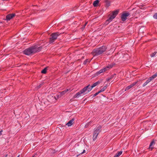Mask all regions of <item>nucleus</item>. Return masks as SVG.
<instances>
[{"label":"nucleus","mask_w":157,"mask_h":157,"mask_svg":"<svg viewBox=\"0 0 157 157\" xmlns=\"http://www.w3.org/2000/svg\"><path fill=\"white\" fill-rule=\"evenodd\" d=\"M111 78L109 77V78H106V81H109L110 79H111Z\"/></svg>","instance_id":"29"},{"label":"nucleus","mask_w":157,"mask_h":157,"mask_svg":"<svg viewBox=\"0 0 157 157\" xmlns=\"http://www.w3.org/2000/svg\"><path fill=\"white\" fill-rule=\"evenodd\" d=\"M122 153V151H120L118 152L117 154L116 155H115L114 157H119L120 155H121Z\"/></svg>","instance_id":"20"},{"label":"nucleus","mask_w":157,"mask_h":157,"mask_svg":"<svg viewBox=\"0 0 157 157\" xmlns=\"http://www.w3.org/2000/svg\"><path fill=\"white\" fill-rule=\"evenodd\" d=\"M82 91L81 90L79 92L77 93L74 96V98H78L79 97L81 96V95L82 94L83 95V93H82Z\"/></svg>","instance_id":"13"},{"label":"nucleus","mask_w":157,"mask_h":157,"mask_svg":"<svg viewBox=\"0 0 157 157\" xmlns=\"http://www.w3.org/2000/svg\"><path fill=\"white\" fill-rule=\"evenodd\" d=\"M156 53L157 52H154L151 53V54L150 56L151 57H154L155 56Z\"/></svg>","instance_id":"24"},{"label":"nucleus","mask_w":157,"mask_h":157,"mask_svg":"<svg viewBox=\"0 0 157 157\" xmlns=\"http://www.w3.org/2000/svg\"><path fill=\"white\" fill-rule=\"evenodd\" d=\"M15 14L14 13L9 14L7 15L6 20L7 21H8L10 20L11 18L15 16Z\"/></svg>","instance_id":"9"},{"label":"nucleus","mask_w":157,"mask_h":157,"mask_svg":"<svg viewBox=\"0 0 157 157\" xmlns=\"http://www.w3.org/2000/svg\"><path fill=\"white\" fill-rule=\"evenodd\" d=\"M153 17L154 18L157 19V13H155L153 15Z\"/></svg>","instance_id":"26"},{"label":"nucleus","mask_w":157,"mask_h":157,"mask_svg":"<svg viewBox=\"0 0 157 157\" xmlns=\"http://www.w3.org/2000/svg\"><path fill=\"white\" fill-rule=\"evenodd\" d=\"M19 156H20V155H19L17 157H19Z\"/></svg>","instance_id":"35"},{"label":"nucleus","mask_w":157,"mask_h":157,"mask_svg":"<svg viewBox=\"0 0 157 157\" xmlns=\"http://www.w3.org/2000/svg\"><path fill=\"white\" fill-rule=\"evenodd\" d=\"M99 2V1L98 0H96L94 1L93 4L94 6V7L97 6H98Z\"/></svg>","instance_id":"17"},{"label":"nucleus","mask_w":157,"mask_h":157,"mask_svg":"<svg viewBox=\"0 0 157 157\" xmlns=\"http://www.w3.org/2000/svg\"><path fill=\"white\" fill-rule=\"evenodd\" d=\"M35 155H33L32 157H34Z\"/></svg>","instance_id":"36"},{"label":"nucleus","mask_w":157,"mask_h":157,"mask_svg":"<svg viewBox=\"0 0 157 157\" xmlns=\"http://www.w3.org/2000/svg\"><path fill=\"white\" fill-rule=\"evenodd\" d=\"M106 88H107V86H105L102 89H101V90L99 91L100 92V93H101V92H103V91H104L106 89Z\"/></svg>","instance_id":"22"},{"label":"nucleus","mask_w":157,"mask_h":157,"mask_svg":"<svg viewBox=\"0 0 157 157\" xmlns=\"http://www.w3.org/2000/svg\"><path fill=\"white\" fill-rule=\"evenodd\" d=\"M90 85H89L83 88L82 90V93H83V95H85L90 92L92 90L91 87H90Z\"/></svg>","instance_id":"6"},{"label":"nucleus","mask_w":157,"mask_h":157,"mask_svg":"<svg viewBox=\"0 0 157 157\" xmlns=\"http://www.w3.org/2000/svg\"><path fill=\"white\" fill-rule=\"evenodd\" d=\"M11 157H13V156H11Z\"/></svg>","instance_id":"37"},{"label":"nucleus","mask_w":157,"mask_h":157,"mask_svg":"<svg viewBox=\"0 0 157 157\" xmlns=\"http://www.w3.org/2000/svg\"><path fill=\"white\" fill-rule=\"evenodd\" d=\"M47 67L45 68L41 71L42 73L45 74L46 73Z\"/></svg>","instance_id":"23"},{"label":"nucleus","mask_w":157,"mask_h":157,"mask_svg":"<svg viewBox=\"0 0 157 157\" xmlns=\"http://www.w3.org/2000/svg\"><path fill=\"white\" fill-rule=\"evenodd\" d=\"M2 130H1L0 131V136H1L2 135Z\"/></svg>","instance_id":"32"},{"label":"nucleus","mask_w":157,"mask_h":157,"mask_svg":"<svg viewBox=\"0 0 157 157\" xmlns=\"http://www.w3.org/2000/svg\"><path fill=\"white\" fill-rule=\"evenodd\" d=\"M87 22H86V23L84 24V25L82 29H84V28L85 27V26L86 25V24H87Z\"/></svg>","instance_id":"31"},{"label":"nucleus","mask_w":157,"mask_h":157,"mask_svg":"<svg viewBox=\"0 0 157 157\" xmlns=\"http://www.w3.org/2000/svg\"><path fill=\"white\" fill-rule=\"evenodd\" d=\"M110 5V4H109V3H108V4H107V6H109Z\"/></svg>","instance_id":"33"},{"label":"nucleus","mask_w":157,"mask_h":157,"mask_svg":"<svg viewBox=\"0 0 157 157\" xmlns=\"http://www.w3.org/2000/svg\"><path fill=\"white\" fill-rule=\"evenodd\" d=\"M60 34V33L59 32L52 33L51 35V37L50 38L49 43H52L54 42Z\"/></svg>","instance_id":"5"},{"label":"nucleus","mask_w":157,"mask_h":157,"mask_svg":"<svg viewBox=\"0 0 157 157\" xmlns=\"http://www.w3.org/2000/svg\"><path fill=\"white\" fill-rule=\"evenodd\" d=\"M101 127L100 125H99L94 128L93 136V139L94 141L96 140L99 133L101 131Z\"/></svg>","instance_id":"3"},{"label":"nucleus","mask_w":157,"mask_h":157,"mask_svg":"<svg viewBox=\"0 0 157 157\" xmlns=\"http://www.w3.org/2000/svg\"><path fill=\"white\" fill-rule=\"evenodd\" d=\"M41 48L37 45L32 46L25 49L23 51V53L26 55H30L40 51Z\"/></svg>","instance_id":"1"},{"label":"nucleus","mask_w":157,"mask_h":157,"mask_svg":"<svg viewBox=\"0 0 157 157\" xmlns=\"http://www.w3.org/2000/svg\"><path fill=\"white\" fill-rule=\"evenodd\" d=\"M115 75H116V74H114L113 75H112L110 76V78H111V79H112V78H113L114 77V76Z\"/></svg>","instance_id":"28"},{"label":"nucleus","mask_w":157,"mask_h":157,"mask_svg":"<svg viewBox=\"0 0 157 157\" xmlns=\"http://www.w3.org/2000/svg\"><path fill=\"white\" fill-rule=\"evenodd\" d=\"M71 90H72L70 89H66L64 91H62L61 92V94L62 95H64L66 94L67 92H70L71 91Z\"/></svg>","instance_id":"12"},{"label":"nucleus","mask_w":157,"mask_h":157,"mask_svg":"<svg viewBox=\"0 0 157 157\" xmlns=\"http://www.w3.org/2000/svg\"><path fill=\"white\" fill-rule=\"evenodd\" d=\"M138 81H136L133 83L132 84H131L130 85L127 86L125 89V91H126L129 90L132 87H133L134 86L136 85Z\"/></svg>","instance_id":"10"},{"label":"nucleus","mask_w":157,"mask_h":157,"mask_svg":"<svg viewBox=\"0 0 157 157\" xmlns=\"http://www.w3.org/2000/svg\"><path fill=\"white\" fill-rule=\"evenodd\" d=\"M100 93V92L99 91L98 92L94 94L93 97H94L98 95Z\"/></svg>","instance_id":"27"},{"label":"nucleus","mask_w":157,"mask_h":157,"mask_svg":"<svg viewBox=\"0 0 157 157\" xmlns=\"http://www.w3.org/2000/svg\"><path fill=\"white\" fill-rule=\"evenodd\" d=\"M157 76V73H155L153 75L151 76L150 77L149 79L151 81L154 78H155Z\"/></svg>","instance_id":"16"},{"label":"nucleus","mask_w":157,"mask_h":157,"mask_svg":"<svg viewBox=\"0 0 157 157\" xmlns=\"http://www.w3.org/2000/svg\"><path fill=\"white\" fill-rule=\"evenodd\" d=\"M115 63H111L108 64L107 66L104 67L105 71L109 70L110 69L112 68L114 65Z\"/></svg>","instance_id":"8"},{"label":"nucleus","mask_w":157,"mask_h":157,"mask_svg":"<svg viewBox=\"0 0 157 157\" xmlns=\"http://www.w3.org/2000/svg\"><path fill=\"white\" fill-rule=\"evenodd\" d=\"M90 60L89 59H87L84 61L83 63V64L84 65H86L87 62L89 63L90 62Z\"/></svg>","instance_id":"21"},{"label":"nucleus","mask_w":157,"mask_h":157,"mask_svg":"<svg viewBox=\"0 0 157 157\" xmlns=\"http://www.w3.org/2000/svg\"><path fill=\"white\" fill-rule=\"evenodd\" d=\"M75 119L73 118L70 121L66 124L68 126H71L73 124L74 121Z\"/></svg>","instance_id":"11"},{"label":"nucleus","mask_w":157,"mask_h":157,"mask_svg":"<svg viewBox=\"0 0 157 157\" xmlns=\"http://www.w3.org/2000/svg\"><path fill=\"white\" fill-rule=\"evenodd\" d=\"M129 13L124 12L123 13L121 16V18L122 21H124L126 20L127 17L130 15Z\"/></svg>","instance_id":"7"},{"label":"nucleus","mask_w":157,"mask_h":157,"mask_svg":"<svg viewBox=\"0 0 157 157\" xmlns=\"http://www.w3.org/2000/svg\"><path fill=\"white\" fill-rule=\"evenodd\" d=\"M86 152V151L85 150H84L82 152H81L80 154H83L84 153H85V152Z\"/></svg>","instance_id":"30"},{"label":"nucleus","mask_w":157,"mask_h":157,"mask_svg":"<svg viewBox=\"0 0 157 157\" xmlns=\"http://www.w3.org/2000/svg\"><path fill=\"white\" fill-rule=\"evenodd\" d=\"M105 70L104 69V68H103L100 70L99 71L97 72L96 73V75H100V74L104 72H105Z\"/></svg>","instance_id":"14"},{"label":"nucleus","mask_w":157,"mask_h":157,"mask_svg":"<svg viewBox=\"0 0 157 157\" xmlns=\"http://www.w3.org/2000/svg\"><path fill=\"white\" fill-rule=\"evenodd\" d=\"M106 49L105 46H103L101 47L94 49L92 52V54L94 56H98L105 51Z\"/></svg>","instance_id":"2"},{"label":"nucleus","mask_w":157,"mask_h":157,"mask_svg":"<svg viewBox=\"0 0 157 157\" xmlns=\"http://www.w3.org/2000/svg\"><path fill=\"white\" fill-rule=\"evenodd\" d=\"M151 81L149 78L147 80V81L143 84V86L144 87L149 82H151Z\"/></svg>","instance_id":"19"},{"label":"nucleus","mask_w":157,"mask_h":157,"mask_svg":"<svg viewBox=\"0 0 157 157\" xmlns=\"http://www.w3.org/2000/svg\"><path fill=\"white\" fill-rule=\"evenodd\" d=\"M42 85H43L42 83L40 84L37 87H36V89L37 90L38 89H39L41 87V86Z\"/></svg>","instance_id":"25"},{"label":"nucleus","mask_w":157,"mask_h":157,"mask_svg":"<svg viewBox=\"0 0 157 157\" xmlns=\"http://www.w3.org/2000/svg\"><path fill=\"white\" fill-rule=\"evenodd\" d=\"M100 82L99 81H97L94 83L91 86H90L91 89H92L93 88L96 86L100 83Z\"/></svg>","instance_id":"15"},{"label":"nucleus","mask_w":157,"mask_h":157,"mask_svg":"<svg viewBox=\"0 0 157 157\" xmlns=\"http://www.w3.org/2000/svg\"><path fill=\"white\" fill-rule=\"evenodd\" d=\"M118 12L119 11L118 10H116L113 12L110 15L108 19L107 20L106 22H108L106 24H108L109 22L112 21V20L118 14Z\"/></svg>","instance_id":"4"},{"label":"nucleus","mask_w":157,"mask_h":157,"mask_svg":"<svg viewBox=\"0 0 157 157\" xmlns=\"http://www.w3.org/2000/svg\"><path fill=\"white\" fill-rule=\"evenodd\" d=\"M8 155L7 154L4 157H7Z\"/></svg>","instance_id":"34"},{"label":"nucleus","mask_w":157,"mask_h":157,"mask_svg":"<svg viewBox=\"0 0 157 157\" xmlns=\"http://www.w3.org/2000/svg\"><path fill=\"white\" fill-rule=\"evenodd\" d=\"M155 144V142L154 141H152L151 142V143H150L149 146V148L151 149V150H152V149L153 148V147H152V145Z\"/></svg>","instance_id":"18"}]
</instances>
